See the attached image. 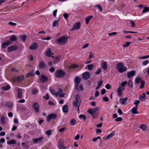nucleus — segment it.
I'll return each mask as SVG.
<instances>
[{
	"label": "nucleus",
	"instance_id": "nucleus-19",
	"mask_svg": "<svg viewBox=\"0 0 149 149\" xmlns=\"http://www.w3.org/2000/svg\"><path fill=\"white\" fill-rule=\"evenodd\" d=\"M24 78L23 76L18 77L14 78L13 80L14 81H19L22 80Z\"/></svg>",
	"mask_w": 149,
	"mask_h": 149
},
{
	"label": "nucleus",
	"instance_id": "nucleus-14",
	"mask_svg": "<svg viewBox=\"0 0 149 149\" xmlns=\"http://www.w3.org/2000/svg\"><path fill=\"white\" fill-rule=\"evenodd\" d=\"M146 98V95L144 93H143L142 95L139 96V99L141 101H145Z\"/></svg>",
	"mask_w": 149,
	"mask_h": 149
},
{
	"label": "nucleus",
	"instance_id": "nucleus-28",
	"mask_svg": "<svg viewBox=\"0 0 149 149\" xmlns=\"http://www.w3.org/2000/svg\"><path fill=\"white\" fill-rule=\"evenodd\" d=\"M62 109L64 112L67 113L68 112V106L67 105H64L62 108Z\"/></svg>",
	"mask_w": 149,
	"mask_h": 149
},
{
	"label": "nucleus",
	"instance_id": "nucleus-49",
	"mask_svg": "<svg viewBox=\"0 0 149 149\" xmlns=\"http://www.w3.org/2000/svg\"><path fill=\"white\" fill-rule=\"evenodd\" d=\"M20 38L23 41H24L26 38V36L25 35H24L20 36Z\"/></svg>",
	"mask_w": 149,
	"mask_h": 149
},
{
	"label": "nucleus",
	"instance_id": "nucleus-2",
	"mask_svg": "<svg viewBox=\"0 0 149 149\" xmlns=\"http://www.w3.org/2000/svg\"><path fill=\"white\" fill-rule=\"evenodd\" d=\"M67 36H63L55 40L56 43H58L61 45H63L68 40Z\"/></svg>",
	"mask_w": 149,
	"mask_h": 149
},
{
	"label": "nucleus",
	"instance_id": "nucleus-63",
	"mask_svg": "<svg viewBox=\"0 0 149 149\" xmlns=\"http://www.w3.org/2000/svg\"><path fill=\"white\" fill-rule=\"evenodd\" d=\"M94 57V56L91 52L89 55V58L90 59L91 58H93Z\"/></svg>",
	"mask_w": 149,
	"mask_h": 149
},
{
	"label": "nucleus",
	"instance_id": "nucleus-47",
	"mask_svg": "<svg viewBox=\"0 0 149 149\" xmlns=\"http://www.w3.org/2000/svg\"><path fill=\"white\" fill-rule=\"evenodd\" d=\"M141 81V79L140 78L137 77L136 79L135 83L136 84H138Z\"/></svg>",
	"mask_w": 149,
	"mask_h": 149
},
{
	"label": "nucleus",
	"instance_id": "nucleus-31",
	"mask_svg": "<svg viewBox=\"0 0 149 149\" xmlns=\"http://www.w3.org/2000/svg\"><path fill=\"white\" fill-rule=\"evenodd\" d=\"M42 137H41L39 138L38 139H33V141L34 143H37L39 141H40L42 139Z\"/></svg>",
	"mask_w": 149,
	"mask_h": 149
},
{
	"label": "nucleus",
	"instance_id": "nucleus-55",
	"mask_svg": "<svg viewBox=\"0 0 149 149\" xmlns=\"http://www.w3.org/2000/svg\"><path fill=\"white\" fill-rule=\"evenodd\" d=\"M38 91L37 89H33L32 91V93L33 94H34L37 93Z\"/></svg>",
	"mask_w": 149,
	"mask_h": 149
},
{
	"label": "nucleus",
	"instance_id": "nucleus-44",
	"mask_svg": "<svg viewBox=\"0 0 149 149\" xmlns=\"http://www.w3.org/2000/svg\"><path fill=\"white\" fill-rule=\"evenodd\" d=\"M70 124L72 125H74L76 123V120L74 119H72L70 121Z\"/></svg>",
	"mask_w": 149,
	"mask_h": 149
},
{
	"label": "nucleus",
	"instance_id": "nucleus-1",
	"mask_svg": "<svg viewBox=\"0 0 149 149\" xmlns=\"http://www.w3.org/2000/svg\"><path fill=\"white\" fill-rule=\"evenodd\" d=\"M88 112L91 115L93 118H96L98 117L99 113V107H97L92 109H88Z\"/></svg>",
	"mask_w": 149,
	"mask_h": 149
},
{
	"label": "nucleus",
	"instance_id": "nucleus-58",
	"mask_svg": "<svg viewBox=\"0 0 149 149\" xmlns=\"http://www.w3.org/2000/svg\"><path fill=\"white\" fill-rule=\"evenodd\" d=\"M122 119L120 117H119L115 119V121L117 122L120 121L122 120Z\"/></svg>",
	"mask_w": 149,
	"mask_h": 149
},
{
	"label": "nucleus",
	"instance_id": "nucleus-32",
	"mask_svg": "<svg viewBox=\"0 0 149 149\" xmlns=\"http://www.w3.org/2000/svg\"><path fill=\"white\" fill-rule=\"evenodd\" d=\"M60 57H56L54 59L53 62L54 63H58L59 61Z\"/></svg>",
	"mask_w": 149,
	"mask_h": 149
},
{
	"label": "nucleus",
	"instance_id": "nucleus-41",
	"mask_svg": "<svg viewBox=\"0 0 149 149\" xmlns=\"http://www.w3.org/2000/svg\"><path fill=\"white\" fill-rule=\"evenodd\" d=\"M79 117L80 119H82L84 120L86 119V116L84 115L80 114L79 115Z\"/></svg>",
	"mask_w": 149,
	"mask_h": 149
},
{
	"label": "nucleus",
	"instance_id": "nucleus-62",
	"mask_svg": "<svg viewBox=\"0 0 149 149\" xmlns=\"http://www.w3.org/2000/svg\"><path fill=\"white\" fill-rule=\"evenodd\" d=\"M58 146L59 148L60 149H63L64 148L63 145L61 144H59Z\"/></svg>",
	"mask_w": 149,
	"mask_h": 149
},
{
	"label": "nucleus",
	"instance_id": "nucleus-51",
	"mask_svg": "<svg viewBox=\"0 0 149 149\" xmlns=\"http://www.w3.org/2000/svg\"><path fill=\"white\" fill-rule=\"evenodd\" d=\"M149 63V61L148 60H146L143 61L142 63L143 65H146Z\"/></svg>",
	"mask_w": 149,
	"mask_h": 149
},
{
	"label": "nucleus",
	"instance_id": "nucleus-21",
	"mask_svg": "<svg viewBox=\"0 0 149 149\" xmlns=\"http://www.w3.org/2000/svg\"><path fill=\"white\" fill-rule=\"evenodd\" d=\"M18 93V98H21L22 97V91L21 89L18 88L17 90Z\"/></svg>",
	"mask_w": 149,
	"mask_h": 149
},
{
	"label": "nucleus",
	"instance_id": "nucleus-15",
	"mask_svg": "<svg viewBox=\"0 0 149 149\" xmlns=\"http://www.w3.org/2000/svg\"><path fill=\"white\" fill-rule=\"evenodd\" d=\"M127 97H125L124 98H120V102L121 104H125L126 103L125 102L127 101Z\"/></svg>",
	"mask_w": 149,
	"mask_h": 149
},
{
	"label": "nucleus",
	"instance_id": "nucleus-18",
	"mask_svg": "<svg viewBox=\"0 0 149 149\" xmlns=\"http://www.w3.org/2000/svg\"><path fill=\"white\" fill-rule=\"evenodd\" d=\"M115 132L114 131L112 132L109 134L108 135L106 138L104 139V140L109 139L111 138L114 135Z\"/></svg>",
	"mask_w": 149,
	"mask_h": 149
},
{
	"label": "nucleus",
	"instance_id": "nucleus-27",
	"mask_svg": "<svg viewBox=\"0 0 149 149\" xmlns=\"http://www.w3.org/2000/svg\"><path fill=\"white\" fill-rule=\"evenodd\" d=\"M59 20L58 19L54 21L53 23L52 26L53 27H54L58 25V23L59 22Z\"/></svg>",
	"mask_w": 149,
	"mask_h": 149
},
{
	"label": "nucleus",
	"instance_id": "nucleus-64",
	"mask_svg": "<svg viewBox=\"0 0 149 149\" xmlns=\"http://www.w3.org/2000/svg\"><path fill=\"white\" fill-rule=\"evenodd\" d=\"M89 45V44L88 43H86L82 47V49H84L87 47Z\"/></svg>",
	"mask_w": 149,
	"mask_h": 149
},
{
	"label": "nucleus",
	"instance_id": "nucleus-4",
	"mask_svg": "<svg viewBox=\"0 0 149 149\" xmlns=\"http://www.w3.org/2000/svg\"><path fill=\"white\" fill-rule=\"evenodd\" d=\"M65 72L61 70H58L55 72V76L57 78L62 77L65 76Z\"/></svg>",
	"mask_w": 149,
	"mask_h": 149
},
{
	"label": "nucleus",
	"instance_id": "nucleus-13",
	"mask_svg": "<svg viewBox=\"0 0 149 149\" xmlns=\"http://www.w3.org/2000/svg\"><path fill=\"white\" fill-rule=\"evenodd\" d=\"M33 108H34L35 111L37 113H38L39 112V105L37 103H35L33 104Z\"/></svg>",
	"mask_w": 149,
	"mask_h": 149
},
{
	"label": "nucleus",
	"instance_id": "nucleus-29",
	"mask_svg": "<svg viewBox=\"0 0 149 149\" xmlns=\"http://www.w3.org/2000/svg\"><path fill=\"white\" fill-rule=\"evenodd\" d=\"M46 55L49 57L52 56L51 52L49 48L48 49L46 52Z\"/></svg>",
	"mask_w": 149,
	"mask_h": 149
},
{
	"label": "nucleus",
	"instance_id": "nucleus-26",
	"mask_svg": "<svg viewBox=\"0 0 149 149\" xmlns=\"http://www.w3.org/2000/svg\"><path fill=\"white\" fill-rule=\"evenodd\" d=\"M73 105L76 107H77L78 106V109L79 110L80 104H79V102L75 100L73 102Z\"/></svg>",
	"mask_w": 149,
	"mask_h": 149
},
{
	"label": "nucleus",
	"instance_id": "nucleus-24",
	"mask_svg": "<svg viewBox=\"0 0 149 149\" xmlns=\"http://www.w3.org/2000/svg\"><path fill=\"white\" fill-rule=\"evenodd\" d=\"M39 67L40 68H43L46 67V66L45 63L43 61H41L39 63Z\"/></svg>",
	"mask_w": 149,
	"mask_h": 149
},
{
	"label": "nucleus",
	"instance_id": "nucleus-5",
	"mask_svg": "<svg viewBox=\"0 0 149 149\" xmlns=\"http://www.w3.org/2000/svg\"><path fill=\"white\" fill-rule=\"evenodd\" d=\"M57 117V115L55 113H51L48 115L47 118V120L48 122H49L52 119H56Z\"/></svg>",
	"mask_w": 149,
	"mask_h": 149
},
{
	"label": "nucleus",
	"instance_id": "nucleus-20",
	"mask_svg": "<svg viewBox=\"0 0 149 149\" xmlns=\"http://www.w3.org/2000/svg\"><path fill=\"white\" fill-rule=\"evenodd\" d=\"M80 79L78 77H76L74 79L75 85H78L80 81Z\"/></svg>",
	"mask_w": 149,
	"mask_h": 149
},
{
	"label": "nucleus",
	"instance_id": "nucleus-9",
	"mask_svg": "<svg viewBox=\"0 0 149 149\" xmlns=\"http://www.w3.org/2000/svg\"><path fill=\"white\" fill-rule=\"evenodd\" d=\"M125 89V87H120L119 86L117 89V95L120 97L122 95V92Z\"/></svg>",
	"mask_w": 149,
	"mask_h": 149
},
{
	"label": "nucleus",
	"instance_id": "nucleus-46",
	"mask_svg": "<svg viewBox=\"0 0 149 149\" xmlns=\"http://www.w3.org/2000/svg\"><path fill=\"white\" fill-rule=\"evenodd\" d=\"M34 75V71H31L27 75H26L27 77L29 76H33Z\"/></svg>",
	"mask_w": 149,
	"mask_h": 149
},
{
	"label": "nucleus",
	"instance_id": "nucleus-59",
	"mask_svg": "<svg viewBox=\"0 0 149 149\" xmlns=\"http://www.w3.org/2000/svg\"><path fill=\"white\" fill-rule=\"evenodd\" d=\"M123 32L124 33H137V32H134L133 31H123Z\"/></svg>",
	"mask_w": 149,
	"mask_h": 149
},
{
	"label": "nucleus",
	"instance_id": "nucleus-56",
	"mask_svg": "<svg viewBox=\"0 0 149 149\" xmlns=\"http://www.w3.org/2000/svg\"><path fill=\"white\" fill-rule=\"evenodd\" d=\"M97 8H99L100 12H101L102 10V9L100 4H98L95 6Z\"/></svg>",
	"mask_w": 149,
	"mask_h": 149
},
{
	"label": "nucleus",
	"instance_id": "nucleus-12",
	"mask_svg": "<svg viewBox=\"0 0 149 149\" xmlns=\"http://www.w3.org/2000/svg\"><path fill=\"white\" fill-rule=\"evenodd\" d=\"M38 47V45L36 43L32 44L29 47V49L31 50H33L36 49Z\"/></svg>",
	"mask_w": 149,
	"mask_h": 149
},
{
	"label": "nucleus",
	"instance_id": "nucleus-45",
	"mask_svg": "<svg viewBox=\"0 0 149 149\" xmlns=\"http://www.w3.org/2000/svg\"><path fill=\"white\" fill-rule=\"evenodd\" d=\"M130 42H125V44L123 45V47H128L130 45Z\"/></svg>",
	"mask_w": 149,
	"mask_h": 149
},
{
	"label": "nucleus",
	"instance_id": "nucleus-43",
	"mask_svg": "<svg viewBox=\"0 0 149 149\" xmlns=\"http://www.w3.org/2000/svg\"><path fill=\"white\" fill-rule=\"evenodd\" d=\"M52 132V130H50L46 131L45 132V134H46L48 136H49L51 134Z\"/></svg>",
	"mask_w": 149,
	"mask_h": 149
},
{
	"label": "nucleus",
	"instance_id": "nucleus-54",
	"mask_svg": "<svg viewBox=\"0 0 149 149\" xmlns=\"http://www.w3.org/2000/svg\"><path fill=\"white\" fill-rule=\"evenodd\" d=\"M101 70L100 68H98L96 71L95 72V74H99L101 72Z\"/></svg>",
	"mask_w": 149,
	"mask_h": 149
},
{
	"label": "nucleus",
	"instance_id": "nucleus-6",
	"mask_svg": "<svg viewBox=\"0 0 149 149\" xmlns=\"http://www.w3.org/2000/svg\"><path fill=\"white\" fill-rule=\"evenodd\" d=\"M81 24L79 22H76L74 23L73 25V28L71 30V31H73L80 29Z\"/></svg>",
	"mask_w": 149,
	"mask_h": 149
},
{
	"label": "nucleus",
	"instance_id": "nucleus-38",
	"mask_svg": "<svg viewBox=\"0 0 149 149\" xmlns=\"http://www.w3.org/2000/svg\"><path fill=\"white\" fill-rule=\"evenodd\" d=\"M17 39V38L15 35H12L10 38V40H11L15 41Z\"/></svg>",
	"mask_w": 149,
	"mask_h": 149
},
{
	"label": "nucleus",
	"instance_id": "nucleus-16",
	"mask_svg": "<svg viewBox=\"0 0 149 149\" xmlns=\"http://www.w3.org/2000/svg\"><path fill=\"white\" fill-rule=\"evenodd\" d=\"M10 44L11 42L10 41L4 42L2 44L1 47L3 48H4Z\"/></svg>",
	"mask_w": 149,
	"mask_h": 149
},
{
	"label": "nucleus",
	"instance_id": "nucleus-50",
	"mask_svg": "<svg viewBox=\"0 0 149 149\" xmlns=\"http://www.w3.org/2000/svg\"><path fill=\"white\" fill-rule=\"evenodd\" d=\"M78 66L77 65L75 64H72L71 66L69 67V68H76V67H78Z\"/></svg>",
	"mask_w": 149,
	"mask_h": 149
},
{
	"label": "nucleus",
	"instance_id": "nucleus-57",
	"mask_svg": "<svg viewBox=\"0 0 149 149\" xmlns=\"http://www.w3.org/2000/svg\"><path fill=\"white\" fill-rule=\"evenodd\" d=\"M52 38L50 37H48L46 38H42L41 39L42 40H50Z\"/></svg>",
	"mask_w": 149,
	"mask_h": 149
},
{
	"label": "nucleus",
	"instance_id": "nucleus-17",
	"mask_svg": "<svg viewBox=\"0 0 149 149\" xmlns=\"http://www.w3.org/2000/svg\"><path fill=\"white\" fill-rule=\"evenodd\" d=\"M47 80L48 78L47 77L43 75H42L41 76L40 79L41 82H44L47 81Z\"/></svg>",
	"mask_w": 149,
	"mask_h": 149
},
{
	"label": "nucleus",
	"instance_id": "nucleus-11",
	"mask_svg": "<svg viewBox=\"0 0 149 149\" xmlns=\"http://www.w3.org/2000/svg\"><path fill=\"white\" fill-rule=\"evenodd\" d=\"M135 74V71L134 70L127 72V74L128 78L130 79L132 77L134 76Z\"/></svg>",
	"mask_w": 149,
	"mask_h": 149
},
{
	"label": "nucleus",
	"instance_id": "nucleus-8",
	"mask_svg": "<svg viewBox=\"0 0 149 149\" xmlns=\"http://www.w3.org/2000/svg\"><path fill=\"white\" fill-rule=\"evenodd\" d=\"M17 49V47L15 45H11L8 48V51L9 52H10L13 51Z\"/></svg>",
	"mask_w": 149,
	"mask_h": 149
},
{
	"label": "nucleus",
	"instance_id": "nucleus-25",
	"mask_svg": "<svg viewBox=\"0 0 149 149\" xmlns=\"http://www.w3.org/2000/svg\"><path fill=\"white\" fill-rule=\"evenodd\" d=\"M102 68H103L105 70H106L107 68V63L106 62L102 61Z\"/></svg>",
	"mask_w": 149,
	"mask_h": 149
},
{
	"label": "nucleus",
	"instance_id": "nucleus-23",
	"mask_svg": "<svg viewBox=\"0 0 149 149\" xmlns=\"http://www.w3.org/2000/svg\"><path fill=\"white\" fill-rule=\"evenodd\" d=\"M50 92L52 94L56 97L58 96L59 94V93H56L54 90L53 89H50Z\"/></svg>",
	"mask_w": 149,
	"mask_h": 149
},
{
	"label": "nucleus",
	"instance_id": "nucleus-60",
	"mask_svg": "<svg viewBox=\"0 0 149 149\" xmlns=\"http://www.w3.org/2000/svg\"><path fill=\"white\" fill-rule=\"evenodd\" d=\"M103 100L105 102H108L109 100L108 98L107 97H104L103 98Z\"/></svg>",
	"mask_w": 149,
	"mask_h": 149
},
{
	"label": "nucleus",
	"instance_id": "nucleus-53",
	"mask_svg": "<svg viewBox=\"0 0 149 149\" xmlns=\"http://www.w3.org/2000/svg\"><path fill=\"white\" fill-rule=\"evenodd\" d=\"M140 101L139 100H136L134 102V104L136 105L135 107H138Z\"/></svg>",
	"mask_w": 149,
	"mask_h": 149
},
{
	"label": "nucleus",
	"instance_id": "nucleus-48",
	"mask_svg": "<svg viewBox=\"0 0 149 149\" xmlns=\"http://www.w3.org/2000/svg\"><path fill=\"white\" fill-rule=\"evenodd\" d=\"M145 84V82L143 80L141 81V84L140 86V88H142L144 86Z\"/></svg>",
	"mask_w": 149,
	"mask_h": 149
},
{
	"label": "nucleus",
	"instance_id": "nucleus-30",
	"mask_svg": "<svg viewBox=\"0 0 149 149\" xmlns=\"http://www.w3.org/2000/svg\"><path fill=\"white\" fill-rule=\"evenodd\" d=\"M75 100L76 101H77L79 102V104H80L81 102V100L80 97L79 95L77 94L75 96Z\"/></svg>",
	"mask_w": 149,
	"mask_h": 149
},
{
	"label": "nucleus",
	"instance_id": "nucleus-3",
	"mask_svg": "<svg viewBox=\"0 0 149 149\" xmlns=\"http://www.w3.org/2000/svg\"><path fill=\"white\" fill-rule=\"evenodd\" d=\"M116 68L118 71L120 73H122L126 71L127 68L125 67L123 63H119L117 64Z\"/></svg>",
	"mask_w": 149,
	"mask_h": 149
},
{
	"label": "nucleus",
	"instance_id": "nucleus-37",
	"mask_svg": "<svg viewBox=\"0 0 149 149\" xmlns=\"http://www.w3.org/2000/svg\"><path fill=\"white\" fill-rule=\"evenodd\" d=\"M149 11V7H145L144 8L143 10L142 11V13H144Z\"/></svg>",
	"mask_w": 149,
	"mask_h": 149
},
{
	"label": "nucleus",
	"instance_id": "nucleus-10",
	"mask_svg": "<svg viewBox=\"0 0 149 149\" xmlns=\"http://www.w3.org/2000/svg\"><path fill=\"white\" fill-rule=\"evenodd\" d=\"M74 88L78 91H82L83 90V88L82 84H75Z\"/></svg>",
	"mask_w": 149,
	"mask_h": 149
},
{
	"label": "nucleus",
	"instance_id": "nucleus-42",
	"mask_svg": "<svg viewBox=\"0 0 149 149\" xmlns=\"http://www.w3.org/2000/svg\"><path fill=\"white\" fill-rule=\"evenodd\" d=\"M127 22H130L132 24V25L131 26V27H134L135 26V24L133 22L132 20H128L127 21Z\"/></svg>",
	"mask_w": 149,
	"mask_h": 149
},
{
	"label": "nucleus",
	"instance_id": "nucleus-35",
	"mask_svg": "<svg viewBox=\"0 0 149 149\" xmlns=\"http://www.w3.org/2000/svg\"><path fill=\"white\" fill-rule=\"evenodd\" d=\"M127 83V85L130 87L131 88H132L133 87V83L131 80H129Z\"/></svg>",
	"mask_w": 149,
	"mask_h": 149
},
{
	"label": "nucleus",
	"instance_id": "nucleus-36",
	"mask_svg": "<svg viewBox=\"0 0 149 149\" xmlns=\"http://www.w3.org/2000/svg\"><path fill=\"white\" fill-rule=\"evenodd\" d=\"M1 121L2 123L4 124L6 122L5 117L4 116H1Z\"/></svg>",
	"mask_w": 149,
	"mask_h": 149
},
{
	"label": "nucleus",
	"instance_id": "nucleus-34",
	"mask_svg": "<svg viewBox=\"0 0 149 149\" xmlns=\"http://www.w3.org/2000/svg\"><path fill=\"white\" fill-rule=\"evenodd\" d=\"M8 144H15L16 143V142L14 139H12L9 141L7 142Z\"/></svg>",
	"mask_w": 149,
	"mask_h": 149
},
{
	"label": "nucleus",
	"instance_id": "nucleus-33",
	"mask_svg": "<svg viewBox=\"0 0 149 149\" xmlns=\"http://www.w3.org/2000/svg\"><path fill=\"white\" fill-rule=\"evenodd\" d=\"M93 64H90L87 65V68L88 70L89 71L93 70Z\"/></svg>",
	"mask_w": 149,
	"mask_h": 149
},
{
	"label": "nucleus",
	"instance_id": "nucleus-22",
	"mask_svg": "<svg viewBox=\"0 0 149 149\" xmlns=\"http://www.w3.org/2000/svg\"><path fill=\"white\" fill-rule=\"evenodd\" d=\"M137 107H134L132 109V113L133 114H135L138 113V112L137 111Z\"/></svg>",
	"mask_w": 149,
	"mask_h": 149
},
{
	"label": "nucleus",
	"instance_id": "nucleus-7",
	"mask_svg": "<svg viewBox=\"0 0 149 149\" xmlns=\"http://www.w3.org/2000/svg\"><path fill=\"white\" fill-rule=\"evenodd\" d=\"M90 77V74L88 72H85L82 74V78L83 79L86 80L88 79Z\"/></svg>",
	"mask_w": 149,
	"mask_h": 149
},
{
	"label": "nucleus",
	"instance_id": "nucleus-40",
	"mask_svg": "<svg viewBox=\"0 0 149 149\" xmlns=\"http://www.w3.org/2000/svg\"><path fill=\"white\" fill-rule=\"evenodd\" d=\"M127 83V82L126 81H125L124 82H122L120 85H119V86H122V87H124V86L126 85Z\"/></svg>",
	"mask_w": 149,
	"mask_h": 149
},
{
	"label": "nucleus",
	"instance_id": "nucleus-52",
	"mask_svg": "<svg viewBox=\"0 0 149 149\" xmlns=\"http://www.w3.org/2000/svg\"><path fill=\"white\" fill-rule=\"evenodd\" d=\"M146 126L144 124H142L141 125L140 128L143 130H146Z\"/></svg>",
	"mask_w": 149,
	"mask_h": 149
},
{
	"label": "nucleus",
	"instance_id": "nucleus-61",
	"mask_svg": "<svg viewBox=\"0 0 149 149\" xmlns=\"http://www.w3.org/2000/svg\"><path fill=\"white\" fill-rule=\"evenodd\" d=\"M8 24L10 25L14 26H15L17 24L16 23H13V22H8Z\"/></svg>",
	"mask_w": 149,
	"mask_h": 149
},
{
	"label": "nucleus",
	"instance_id": "nucleus-39",
	"mask_svg": "<svg viewBox=\"0 0 149 149\" xmlns=\"http://www.w3.org/2000/svg\"><path fill=\"white\" fill-rule=\"evenodd\" d=\"M4 91H6L8 90L10 88V87L9 85H7L5 86L2 87Z\"/></svg>",
	"mask_w": 149,
	"mask_h": 149
}]
</instances>
